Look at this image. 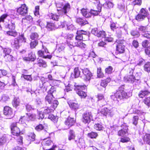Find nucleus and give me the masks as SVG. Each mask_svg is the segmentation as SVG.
<instances>
[{"mask_svg": "<svg viewBox=\"0 0 150 150\" xmlns=\"http://www.w3.org/2000/svg\"><path fill=\"white\" fill-rule=\"evenodd\" d=\"M140 72L136 73L135 76L132 74L129 75L125 76L124 78L125 81L129 83L133 84L134 85H139L141 82L140 78L141 75Z\"/></svg>", "mask_w": 150, "mask_h": 150, "instance_id": "1", "label": "nucleus"}, {"mask_svg": "<svg viewBox=\"0 0 150 150\" xmlns=\"http://www.w3.org/2000/svg\"><path fill=\"white\" fill-rule=\"evenodd\" d=\"M56 6L57 8V10L58 14L61 15L67 13L69 11L70 8V6L69 4L64 5L62 2L56 3Z\"/></svg>", "mask_w": 150, "mask_h": 150, "instance_id": "2", "label": "nucleus"}, {"mask_svg": "<svg viewBox=\"0 0 150 150\" xmlns=\"http://www.w3.org/2000/svg\"><path fill=\"white\" fill-rule=\"evenodd\" d=\"M85 86L76 85L75 86L74 90L76 93L82 98H85L86 96V93L83 90L85 89Z\"/></svg>", "mask_w": 150, "mask_h": 150, "instance_id": "3", "label": "nucleus"}, {"mask_svg": "<svg viewBox=\"0 0 150 150\" xmlns=\"http://www.w3.org/2000/svg\"><path fill=\"white\" fill-rule=\"evenodd\" d=\"M26 116H24L22 117L19 120V122L22 123L23 120V122H25V121H28L30 120H34L36 117V115L35 114H31L30 113L26 114Z\"/></svg>", "mask_w": 150, "mask_h": 150, "instance_id": "4", "label": "nucleus"}, {"mask_svg": "<svg viewBox=\"0 0 150 150\" xmlns=\"http://www.w3.org/2000/svg\"><path fill=\"white\" fill-rule=\"evenodd\" d=\"M83 75L81 76V78L85 81H89L91 79L92 75L90 70L87 68L82 70Z\"/></svg>", "mask_w": 150, "mask_h": 150, "instance_id": "5", "label": "nucleus"}, {"mask_svg": "<svg viewBox=\"0 0 150 150\" xmlns=\"http://www.w3.org/2000/svg\"><path fill=\"white\" fill-rule=\"evenodd\" d=\"M92 119V116L91 112H86L83 115L82 121L85 124L89 123Z\"/></svg>", "mask_w": 150, "mask_h": 150, "instance_id": "6", "label": "nucleus"}, {"mask_svg": "<svg viewBox=\"0 0 150 150\" xmlns=\"http://www.w3.org/2000/svg\"><path fill=\"white\" fill-rule=\"evenodd\" d=\"M11 132L13 135H18L20 133V129L17 126V123H13L11 125Z\"/></svg>", "mask_w": 150, "mask_h": 150, "instance_id": "7", "label": "nucleus"}, {"mask_svg": "<svg viewBox=\"0 0 150 150\" xmlns=\"http://www.w3.org/2000/svg\"><path fill=\"white\" fill-rule=\"evenodd\" d=\"M17 13L22 16H24L27 14L28 8L25 4H23L17 9Z\"/></svg>", "mask_w": 150, "mask_h": 150, "instance_id": "8", "label": "nucleus"}, {"mask_svg": "<svg viewBox=\"0 0 150 150\" xmlns=\"http://www.w3.org/2000/svg\"><path fill=\"white\" fill-rule=\"evenodd\" d=\"M61 26L62 28L66 27L68 30H73L74 28L72 21L71 20L64 21L61 23Z\"/></svg>", "mask_w": 150, "mask_h": 150, "instance_id": "9", "label": "nucleus"}, {"mask_svg": "<svg viewBox=\"0 0 150 150\" xmlns=\"http://www.w3.org/2000/svg\"><path fill=\"white\" fill-rule=\"evenodd\" d=\"M87 34V32L86 31H83V30H78L77 31V35L75 37L76 40H79L81 41L83 40V35H86Z\"/></svg>", "mask_w": 150, "mask_h": 150, "instance_id": "10", "label": "nucleus"}, {"mask_svg": "<svg viewBox=\"0 0 150 150\" xmlns=\"http://www.w3.org/2000/svg\"><path fill=\"white\" fill-rule=\"evenodd\" d=\"M100 112L103 116H108L111 117L113 115L111 110L107 108H104L102 109L100 111Z\"/></svg>", "mask_w": 150, "mask_h": 150, "instance_id": "11", "label": "nucleus"}, {"mask_svg": "<svg viewBox=\"0 0 150 150\" xmlns=\"http://www.w3.org/2000/svg\"><path fill=\"white\" fill-rule=\"evenodd\" d=\"M4 26L6 28H8L11 30H14L15 28V22L12 20L9 21L8 23L5 24Z\"/></svg>", "mask_w": 150, "mask_h": 150, "instance_id": "12", "label": "nucleus"}, {"mask_svg": "<svg viewBox=\"0 0 150 150\" xmlns=\"http://www.w3.org/2000/svg\"><path fill=\"white\" fill-rule=\"evenodd\" d=\"M129 93L128 94L124 91L122 92H119V93L117 94V97L120 99L122 98H128L130 97Z\"/></svg>", "mask_w": 150, "mask_h": 150, "instance_id": "13", "label": "nucleus"}, {"mask_svg": "<svg viewBox=\"0 0 150 150\" xmlns=\"http://www.w3.org/2000/svg\"><path fill=\"white\" fill-rule=\"evenodd\" d=\"M4 113L5 115L10 117L13 116V112L11 108L8 106H6L4 107Z\"/></svg>", "mask_w": 150, "mask_h": 150, "instance_id": "14", "label": "nucleus"}, {"mask_svg": "<svg viewBox=\"0 0 150 150\" xmlns=\"http://www.w3.org/2000/svg\"><path fill=\"white\" fill-rule=\"evenodd\" d=\"M75 123V121L74 118L69 117L67 120H66L65 124L67 126L68 128H69L70 127L73 125Z\"/></svg>", "mask_w": 150, "mask_h": 150, "instance_id": "15", "label": "nucleus"}, {"mask_svg": "<svg viewBox=\"0 0 150 150\" xmlns=\"http://www.w3.org/2000/svg\"><path fill=\"white\" fill-rule=\"evenodd\" d=\"M49 86H50L49 83L48 81H45L44 78H42L41 81L40 82V87L47 88Z\"/></svg>", "mask_w": 150, "mask_h": 150, "instance_id": "16", "label": "nucleus"}, {"mask_svg": "<svg viewBox=\"0 0 150 150\" xmlns=\"http://www.w3.org/2000/svg\"><path fill=\"white\" fill-rule=\"evenodd\" d=\"M125 51V46L121 44H119L116 46V52L118 53H123Z\"/></svg>", "mask_w": 150, "mask_h": 150, "instance_id": "17", "label": "nucleus"}, {"mask_svg": "<svg viewBox=\"0 0 150 150\" xmlns=\"http://www.w3.org/2000/svg\"><path fill=\"white\" fill-rule=\"evenodd\" d=\"M97 10H94L91 9L90 11V17L91 15L92 14L94 16H96L101 11V7L100 6H98Z\"/></svg>", "mask_w": 150, "mask_h": 150, "instance_id": "18", "label": "nucleus"}, {"mask_svg": "<svg viewBox=\"0 0 150 150\" xmlns=\"http://www.w3.org/2000/svg\"><path fill=\"white\" fill-rule=\"evenodd\" d=\"M128 128L125 127V129H123L119 130L118 133L119 136L123 137L124 136L128 134L127 130Z\"/></svg>", "mask_w": 150, "mask_h": 150, "instance_id": "19", "label": "nucleus"}, {"mask_svg": "<svg viewBox=\"0 0 150 150\" xmlns=\"http://www.w3.org/2000/svg\"><path fill=\"white\" fill-rule=\"evenodd\" d=\"M58 103L57 100L54 99L50 103H48V104L49 107L55 109L57 107Z\"/></svg>", "mask_w": 150, "mask_h": 150, "instance_id": "20", "label": "nucleus"}, {"mask_svg": "<svg viewBox=\"0 0 150 150\" xmlns=\"http://www.w3.org/2000/svg\"><path fill=\"white\" fill-rule=\"evenodd\" d=\"M68 104L70 107L75 110H76L79 108V106L77 103L72 102H69Z\"/></svg>", "mask_w": 150, "mask_h": 150, "instance_id": "21", "label": "nucleus"}, {"mask_svg": "<svg viewBox=\"0 0 150 150\" xmlns=\"http://www.w3.org/2000/svg\"><path fill=\"white\" fill-rule=\"evenodd\" d=\"M54 99L53 95H52L50 93H48L47 95L46 96L45 100L46 102L48 103H50Z\"/></svg>", "mask_w": 150, "mask_h": 150, "instance_id": "22", "label": "nucleus"}, {"mask_svg": "<svg viewBox=\"0 0 150 150\" xmlns=\"http://www.w3.org/2000/svg\"><path fill=\"white\" fill-rule=\"evenodd\" d=\"M111 81L110 78H108L105 80H102L100 83V86L104 88H105L108 84Z\"/></svg>", "mask_w": 150, "mask_h": 150, "instance_id": "23", "label": "nucleus"}, {"mask_svg": "<svg viewBox=\"0 0 150 150\" xmlns=\"http://www.w3.org/2000/svg\"><path fill=\"white\" fill-rule=\"evenodd\" d=\"M74 45L75 46L79 47L81 48H85L86 45L84 43H83L81 41H78L74 42Z\"/></svg>", "mask_w": 150, "mask_h": 150, "instance_id": "24", "label": "nucleus"}, {"mask_svg": "<svg viewBox=\"0 0 150 150\" xmlns=\"http://www.w3.org/2000/svg\"><path fill=\"white\" fill-rule=\"evenodd\" d=\"M20 103V100L19 98H15L12 102V104L13 106L16 108L19 106Z\"/></svg>", "mask_w": 150, "mask_h": 150, "instance_id": "25", "label": "nucleus"}, {"mask_svg": "<svg viewBox=\"0 0 150 150\" xmlns=\"http://www.w3.org/2000/svg\"><path fill=\"white\" fill-rule=\"evenodd\" d=\"M38 64L39 67H45L47 65L46 62L42 59L38 58L37 59Z\"/></svg>", "mask_w": 150, "mask_h": 150, "instance_id": "26", "label": "nucleus"}, {"mask_svg": "<svg viewBox=\"0 0 150 150\" xmlns=\"http://www.w3.org/2000/svg\"><path fill=\"white\" fill-rule=\"evenodd\" d=\"M144 142L150 145V134H146L143 138Z\"/></svg>", "mask_w": 150, "mask_h": 150, "instance_id": "27", "label": "nucleus"}, {"mask_svg": "<svg viewBox=\"0 0 150 150\" xmlns=\"http://www.w3.org/2000/svg\"><path fill=\"white\" fill-rule=\"evenodd\" d=\"M138 30L141 33H145L148 31L147 26H143L140 25L139 26Z\"/></svg>", "mask_w": 150, "mask_h": 150, "instance_id": "28", "label": "nucleus"}, {"mask_svg": "<svg viewBox=\"0 0 150 150\" xmlns=\"http://www.w3.org/2000/svg\"><path fill=\"white\" fill-rule=\"evenodd\" d=\"M59 15H57L56 14L51 13L49 15V17L50 18L52 19L53 20L57 21L58 20L60 16L62 15L59 14Z\"/></svg>", "mask_w": 150, "mask_h": 150, "instance_id": "29", "label": "nucleus"}, {"mask_svg": "<svg viewBox=\"0 0 150 150\" xmlns=\"http://www.w3.org/2000/svg\"><path fill=\"white\" fill-rule=\"evenodd\" d=\"M32 21V17L30 16H28L22 19V23H29Z\"/></svg>", "mask_w": 150, "mask_h": 150, "instance_id": "30", "label": "nucleus"}, {"mask_svg": "<svg viewBox=\"0 0 150 150\" xmlns=\"http://www.w3.org/2000/svg\"><path fill=\"white\" fill-rule=\"evenodd\" d=\"M4 57L5 61L7 62H10L13 60V57L10 54L4 55Z\"/></svg>", "mask_w": 150, "mask_h": 150, "instance_id": "31", "label": "nucleus"}, {"mask_svg": "<svg viewBox=\"0 0 150 150\" xmlns=\"http://www.w3.org/2000/svg\"><path fill=\"white\" fill-rule=\"evenodd\" d=\"M81 13L83 16L86 18H88L90 17V12H88L84 8H83L81 9Z\"/></svg>", "mask_w": 150, "mask_h": 150, "instance_id": "32", "label": "nucleus"}, {"mask_svg": "<svg viewBox=\"0 0 150 150\" xmlns=\"http://www.w3.org/2000/svg\"><path fill=\"white\" fill-rule=\"evenodd\" d=\"M94 128L97 130H102L104 129V127L101 123H98L95 124L94 126Z\"/></svg>", "mask_w": 150, "mask_h": 150, "instance_id": "33", "label": "nucleus"}, {"mask_svg": "<svg viewBox=\"0 0 150 150\" xmlns=\"http://www.w3.org/2000/svg\"><path fill=\"white\" fill-rule=\"evenodd\" d=\"M35 54H33L32 52H31L28 54L27 60H31L33 61L35 59Z\"/></svg>", "mask_w": 150, "mask_h": 150, "instance_id": "34", "label": "nucleus"}, {"mask_svg": "<svg viewBox=\"0 0 150 150\" xmlns=\"http://www.w3.org/2000/svg\"><path fill=\"white\" fill-rule=\"evenodd\" d=\"M113 71V68L111 66H108L105 69V73L108 74H112Z\"/></svg>", "mask_w": 150, "mask_h": 150, "instance_id": "35", "label": "nucleus"}, {"mask_svg": "<svg viewBox=\"0 0 150 150\" xmlns=\"http://www.w3.org/2000/svg\"><path fill=\"white\" fill-rule=\"evenodd\" d=\"M75 137V132L73 130H70L69 131L68 136V139L71 140L74 139Z\"/></svg>", "mask_w": 150, "mask_h": 150, "instance_id": "36", "label": "nucleus"}, {"mask_svg": "<svg viewBox=\"0 0 150 150\" xmlns=\"http://www.w3.org/2000/svg\"><path fill=\"white\" fill-rule=\"evenodd\" d=\"M129 67L128 71L131 74H132L134 69V66L133 64H130L128 65Z\"/></svg>", "mask_w": 150, "mask_h": 150, "instance_id": "37", "label": "nucleus"}, {"mask_svg": "<svg viewBox=\"0 0 150 150\" xmlns=\"http://www.w3.org/2000/svg\"><path fill=\"white\" fill-rule=\"evenodd\" d=\"M150 92L147 91H142L139 93V96L141 98H143L145 96L148 95Z\"/></svg>", "mask_w": 150, "mask_h": 150, "instance_id": "38", "label": "nucleus"}, {"mask_svg": "<svg viewBox=\"0 0 150 150\" xmlns=\"http://www.w3.org/2000/svg\"><path fill=\"white\" fill-rule=\"evenodd\" d=\"M46 27L49 30H54L55 28L54 24L50 23H47Z\"/></svg>", "mask_w": 150, "mask_h": 150, "instance_id": "39", "label": "nucleus"}, {"mask_svg": "<svg viewBox=\"0 0 150 150\" xmlns=\"http://www.w3.org/2000/svg\"><path fill=\"white\" fill-rule=\"evenodd\" d=\"M6 34L9 35L16 37L17 35V33L15 30H10L6 32Z\"/></svg>", "mask_w": 150, "mask_h": 150, "instance_id": "40", "label": "nucleus"}, {"mask_svg": "<svg viewBox=\"0 0 150 150\" xmlns=\"http://www.w3.org/2000/svg\"><path fill=\"white\" fill-rule=\"evenodd\" d=\"M97 76L99 78H103L104 76V74L102 72L101 68H98L97 70Z\"/></svg>", "mask_w": 150, "mask_h": 150, "instance_id": "41", "label": "nucleus"}, {"mask_svg": "<svg viewBox=\"0 0 150 150\" xmlns=\"http://www.w3.org/2000/svg\"><path fill=\"white\" fill-rule=\"evenodd\" d=\"M30 38L32 40H36L38 38L39 35L38 34L36 33H32L30 35Z\"/></svg>", "mask_w": 150, "mask_h": 150, "instance_id": "42", "label": "nucleus"}, {"mask_svg": "<svg viewBox=\"0 0 150 150\" xmlns=\"http://www.w3.org/2000/svg\"><path fill=\"white\" fill-rule=\"evenodd\" d=\"M80 74V71L78 67H76L74 69V75L75 78L79 77Z\"/></svg>", "mask_w": 150, "mask_h": 150, "instance_id": "43", "label": "nucleus"}, {"mask_svg": "<svg viewBox=\"0 0 150 150\" xmlns=\"http://www.w3.org/2000/svg\"><path fill=\"white\" fill-rule=\"evenodd\" d=\"M145 18L144 16H143L140 13L138 14L135 17V19L138 21H143Z\"/></svg>", "mask_w": 150, "mask_h": 150, "instance_id": "44", "label": "nucleus"}, {"mask_svg": "<svg viewBox=\"0 0 150 150\" xmlns=\"http://www.w3.org/2000/svg\"><path fill=\"white\" fill-rule=\"evenodd\" d=\"M119 93V92H117L116 93L113 94L110 96V98L114 101H115L117 103H118L119 101L117 100V98H119L117 96V94Z\"/></svg>", "mask_w": 150, "mask_h": 150, "instance_id": "45", "label": "nucleus"}, {"mask_svg": "<svg viewBox=\"0 0 150 150\" xmlns=\"http://www.w3.org/2000/svg\"><path fill=\"white\" fill-rule=\"evenodd\" d=\"M20 44L22 42H25L26 41V39L24 37L23 35H22L20 36L19 37L17 38Z\"/></svg>", "mask_w": 150, "mask_h": 150, "instance_id": "46", "label": "nucleus"}, {"mask_svg": "<svg viewBox=\"0 0 150 150\" xmlns=\"http://www.w3.org/2000/svg\"><path fill=\"white\" fill-rule=\"evenodd\" d=\"M6 135L3 136L0 138V145L3 144L6 141Z\"/></svg>", "mask_w": 150, "mask_h": 150, "instance_id": "47", "label": "nucleus"}, {"mask_svg": "<svg viewBox=\"0 0 150 150\" xmlns=\"http://www.w3.org/2000/svg\"><path fill=\"white\" fill-rule=\"evenodd\" d=\"M88 137L91 138H95L97 136L98 134L97 133L92 132L88 134Z\"/></svg>", "mask_w": 150, "mask_h": 150, "instance_id": "48", "label": "nucleus"}, {"mask_svg": "<svg viewBox=\"0 0 150 150\" xmlns=\"http://www.w3.org/2000/svg\"><path fill=\"white\" fill-rule=\"evenodd\" d=\"M9 96L5 94L3 95L1 97V101L3 102H6V101L9 100Z\"/></svg>", "mask_w": 150, "mask_h": 150, "instance_id": "49", "label": "nucleus"}, {"mask_svg": "<svg viewBox=\"0 0 150 150\" xmlns=\"http://www.w3.org/2000/svg\"><path fill=\"white\" fill-rule=\"evenodd\" d=\"M141 15L144 16L145 18L148 16V13L147 11L144 9L142 8L140 10V13Z\"/></svg>", "mask_w": 150, "mask_h": 150, "instance_id": "50", "label": "nucleus"}, {"mask_svg": "<svg viewBox=\"0 0 150 150\" xmlns=\"http://www.w3.org/2000/svg\"><path fill=\"white\" fill-rule=\"evenodd\" d=\"M138 120L139 117L138 116H134L132 120L133 124L135 125H136L138 124Z\"/></svg>", "mask_w": 150, "mask_h": 150, "instance_id": "51", "label": "nucleus"}, {"mask_svg": "<svg viewBox=\"0 0 150 150\" xmlns=\"http://www.w3.org/2000/svg\"><path fill=\"white\" fill-rule=\"evenodd\" d=\"M98 37H102L103 38H105L106 37V34L105 31H100L97 35Z\"/></svg>", "mask_w": 150, "mask_h": 150, "instance_id": "52", "label": "nucleus"}, {"mask_svg": "<svg viewBox=\"0 0 150 150\" xmlns=\"http://www.w3.org/2000/svg\"><path fill=\"white\" fill-rule=\"evenodd\" d=\"M144 69V70L147 72L150 71V62H148L145 64Z\"/></svg>", "mask_w": 150, "mask_h": 150, "instance_id": "53", "label": "nucleus"}, {"mask_svg": "<svg viewBox=\"0 0 150 150\" xmlns=\"http://www.w3.org/2000/svg\"><path fill=\"white\" fill-rule=\"evenodd\" d=\"M130 34L132 35L136 38L139 37L140 35L139 32L134 30L130 32Z\"/></svg>", "mask_w": 150, "mask_h": 150, "instance_id": "54", "label": "nucleus"}, {"mask_svg": "<svg viewBox=\"0 0 150 150\" xmlns=\"http://www.w3.org/2000/svg\"><path fill=\"white\" fill-rule=\"evenodd\" d=\"M42 143L44 145L49 146L52 144V142L50 139L46 141V139H44L42 142Z\"/></svg>", "mask_w": 150, "mask_h": 150, "instance_id": "55", "label": "nucleus"}, {"mask_svg": "<svg viewBox=\"0 0 150 150\" xmlns=\"http://www.w3.org/2000/svg\"><path fill=\"white\" fill-rule=\"evenodd\" d=\"M20 44V43L17 38H15L13 45L14 47H16V48H18L19 47Z\"/></svg>", "mask_w": 150, "mask_h": 150, "instance_id": "56", "label": "nucleus"}, {"mask_svg": "<svg viewBox=\"0 0 150 150\" xmlns=\"http://www.w3.org/2000/svg\"><path fill=\"white\" fill-rule=\"evenodd\" d=\"M21 77H23L24 79L27 81H31L32 80V79L30 75H25L22 74Z\"/></svg>", "mask_w": 150, "mask_h": 150, "instance_id": "57", "label": "nucleus"}, {"mask_svg": "<svg viewBox=\"0 0 150 150\" xmlns=\"http://www.w3.org/2000/svg\"><path fill=\"white\" fill-rule=\"evenodd\" d=\"M144 103L149 107H150V97L145 98L144 100Z\"/></svg>", "mask_w": 150, "mask_h": 150, "instance_id": "58", "label": "nucleus"}, {"mask_svg": "<svg viewBox=\"0 0 150 150\" xmlns=\"http://www.w3.org/2000/svg\"><path fill=\"white\" fill-rule=\"evenodd\" d=\"M16 139L18 144H22L23 141V137L22 136H20L19 135L18 136H16Z\"/></svg>", "mask_w": 150, "mask_h": 150, "instance_id": "59", "label": "nucleus"}, {"mask_svg": "<svg viewBox=\"0 0 150 150\" xmlns=\"http://www.w3.org/2000/svg\"><path fill=\"white\" fill-rule=\"evenodd\" d=\"M52 111V109L49 108L48 107H47L44 110L43 113L45 115L49 114L51 113Z\"/></svg>", "mask_w": 150, "mask_h": 150, "instance_id": "60", "label": "nucleus"}, {"mask_svg": "<svg viewBox=\"0 0 150 150\" xmlns=\"http://www.w3.org/2000/svg\"><path fill=\"white\" fill-rule=\"evenodd\" d=\"M35 138V135L33 133H31L28 136V139L32 141H33Z\"/></svg>", "mask_w": 150, "mask_h": 150, "instance_id": "61", "label": "nucleus"}, {"mask_svg": "<svg viewBox=\"0 0 150 150\" xmlns=\"http://www.w3.org/2000/svg\"><path fill=\"white\" fill-rule=\"evenodd\" d=\"M38 42L36 40H35L31 42L30 44V47L32 49L34 48L38 45Z\"/></svg>", "mask_w": 150, "mask_h": 150, "instance_id": "62", "label": "nucleus"}, {"mask_svg": "<svg viewBox=\"0 0 150 150\" xmlns=\"http://www.w3.org/2000/svg\"><path fill=\"white\" fill-rule=\"evenodd\" d=\"M3 52L5 55L9 54L11 52V50L9 48H5L3 49Z\"/></svg>", "mask_w": 150, "mask_h": 150, "instance_id": "63", "label": "nucleus"}, {"mask_svg": "<svg viewBox=\"0 0 150 150\" xmlns=\"http://www.w3.org/2000/svg\"><path fill=\"white\" fill-rule=\"evenodd\" d=\"M48 118L50 119L51 120L54 121H56L57 120V117L55 116L52 114H50L48 116Z\"/></svg>", "mask_w": 150, "mask_h": 150, "instance_id": "64", "label": "nucleus"}]
</instances>
